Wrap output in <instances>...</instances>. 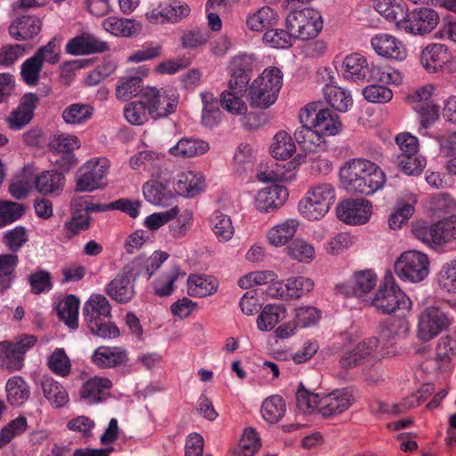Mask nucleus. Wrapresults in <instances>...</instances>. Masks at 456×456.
Returning <instances> with one entry per match:
<instances>
[{
	"label": "nucleus",
	"mask_w": 456,
	"mask_h": 456,
	"mask_svg": "<svg viewBox=\"0 0 456 456\" xmlns=\"http://www.w3.org/2000/svg\"><path fill=\"white\" fill-rule=\"evenodd\" d=\"M377 284V275L371 270L357 271L347 281V296L362 297L372 290Z\"/></svg>",
	"instance_id": "34"
},
{
	"label": "nucleus",
	"mask_w": 456,
	"mask_h": 456,
	"mask_svg": "<svg viewBox=\"0 0 456 456\" xmlns=\"http://www.w3.org/2000/svg\"><path fill=\"white\" fill-rule=\"evenodd\" d=\"M178 271L172 270L168 273H164L158 276L151 282V287L154 294L159 297H166L172 295L174 292L175 282L178 278Z\"/></svg>",
	"instance_id": "60"
},
{
	"label": "nucleus",
	"mask_w": 456,
	"mask_h": 456,
	"mask_svg": "<svg viewBox=\"0 0 456 456\" xmlns=\"http://www.w3.org/2000/svg\"><path fill=\"white\" fill-rule=\"evenodd\" d=\"M298 225L299 223L297 219L290 218L273 227L268 232V240L270 243L276 247L286 244L294 237Z\"/></svg>",
	"instance_id": "47"
},
{
	"label": "nucleus",
	"mask_w": 456,
	"mask_h": 456,
	"mask_svg": "<svg viewBox=\"0 0 456 456\" xmlns=\"http://www.w3.org/2000/svg\"><path fill=\"white\" fill-rule=\"evenodd\" d=\"M370 64L367 58L359 53L347 54L341 66L344 78L356 83L365 82Z\"/></svg>",
	"instance_id": "29"
},
{
	"label": "nucleus",
	"mask_w": 456,
	"mask_h": 456,
	"mask_svg": "<svg viewBox=\"0 0 456 456\" xmlns=\"http://www.w3.org/2000/svg\"><path fill=\"white\" fill-rule=\"evenodd\" d=\"M428 265L427 255L409 250L403 253L395 263V272L402 281L419 282L428 276Z\"/></svg>",
	"instance_id": "11"
},
{
	"label": "nucleus",
	"mask_w": 456,
	"mask_h": 456,
	"mask_svg": "<svg viewBox=\"0 0 456 456\" xmlns=\"http://www.w3.org/2000/svg\"><path fill=\"white\" fill-rule=\"evenodd\" d=\"M91 216L87 213H80L71 211V217L64 223V230L68 239L79 234L83 231H86L90 227Z\"/></svg>",
	"instance_id": "61"
},
{
	"label": "nucleus",
	"mask_w": 456,
	"mask_h": 456,
	"mask_svg": "<svg viewBox=\"0 0 456 456\" xmlns=\"http://www.w3.org/2000/svg\"><path fill=\"white\" fill-rule=\"evenodd\" d=\"M335 198L336 191L330 183H320L306 192L298 203V210L308 220H320L328 213Z\"/></svg>",
	"instance_id": "5"
},
{
	"label": "nucleus",
	"mask_w": 456,
	"mask_h": 456,
	"mask_svg": "<svg viewBox=\"0 0 456 456\" xmlns=\"http://www.w3.org/2000/svg\"><path fill=\"white\" fill-rule=\"evenodd\" d=\"M112 386L111 380L106 377H92L81 386L80 399L89 405L101 403L110 396Z\"/></svg>",
	"instance_id": "20"
},
{
	"label": "nucleus",
	"mask_w": 456,
	"mask_h": 456,
	"mask_svg": "<svg viewBox=\"0 0 456 456\" xmlns=\"http://www.w3.org/2000/svg\"><path fill=\"white\" fill-rule=\"evenodd\" d=\"M188 294L192 297H205L217 289L216 280L206 275H190L188 278Z\"/></svg>",
	"instance_id": "46"
},
{
	"label": "nucleus",
	"mask_w": 456,
	"mask_h": 456,
	"mask_svg": "<svg viewBox=\"0 0 456 456\" xmlns=\"http://www.w3.org/2000/svg\"><path fill=\"white\" fill-rule=\"evenodd\" d=\"M60 60V48L56 38H52L45 45L37 49L35 54L28 58L20 67V76L28 86H36L44 62L55 64Z\"/></svg>",
	"instance_id": "8"
},
{
	"label": "nucleus",
	"mask_w": 456,
	"mask_h": 456,
	"mask_svg": "<svg viewBox=\"0 0 456 456\" xmlns=\"http://www.w3.org/2000/svg\"><path fill=\"white\" fill-rule=\"evenodd\" d=\"M65 176L54 170L42 172L36 177L35 187L43 195H59L63 191Z\"/></svg>",
	"instance_id": "35"
},
{
	"label": "nucleus",
	"mask_w": 456,
	"mask_h": 456,
	"mask_svg": "<svg viewBox=\"0 0 456 456\" xmlns=\"http://www.w3.org/2000/svg\"><path fill=\"white\" fill-rule=\"evenodd\" d=\"M326 102L339 112H346L353 106L351 93L335 85H326L323 87Z\"/></svg>",
	"instance_id": "41"
},
{
	"label": "nucleus",
	"mask_w": 456,
	"mask_h": 456,
	"mask_svg": "<svg viewBox=\"0 0 456 456\" xmlns=\"http://www.w3.org/2000/svg\"><path fill=\"white\" fill-rule=\"evenodd\" d=\"M25 211L23 204L0 200V229L19 220Z\"/></svg>",
	"instance_id": "58"
},
{
	"label": "nucleus",
	"mask_w": 456,
	"mask_h": 456,
	"mask_svg": "<svg viewBox=\"0 0 456 456\" xmlns=\"http://www.w3.org/2000/svg\"><path fill=\"white\" fill-rule=\"evenodd\" d=\"M279 21L278 13L269 6H264L248 13L246 20L247 28L255 32L268 31Z\"/></svg>",
	"instance_id": "32"
},
{
	"label": "nucleus",
	"mask_w": 456,
	"mask_h": 456,
	"mask_svg": "<svg viewBox=\"0 0 456 456\" xmlns=\"http://www.w3.org/2000/svg\"><path fill=\"white\" fill-rule=\"evenodd\" d=\"M447 47L442 44H430L426 46L420 55V63L430 72L442 69L449 61Z\"/></svg>",
	"instance_id": "33"
},
{
	"label": "nucleus",
	"mask_w": 456,
	"mask_h": 456,
	"mask_svg": "<svg viewBox=\"0 0 456 456\" xmlns=\"http://www.w3.org/2000/svg\"><path fill=\"white\" fill-rule=\"evenodd\" d=\"M416 239L427 245H442L456 238V216L438 221L433 224L419 221L411 229Z\"/></svg>",
	"instance_id": "9"
},
{
	"label": "nucleus",
	"mask_w": 456,
	"mask_h": 456,
	"mask_svg": "<svg viewBox=\"0 0 456 456\" xmlns=\"http://www.w3.org/2000/svg\"><path fill=\"white\" fill-rule=\"evenodd\" d=\"M102 27L107 32L125 37H129L137 33L135 23L133 20L111 16L102 21Z\"/></svg>",
	"instance_id": "50"
},
{
	"label": "nucleus",
	"mask_w": 456,
	"mask_h": 456,
	"mask_svg": "<svg viewBox=\"0 0 456 456\" xmlns=\"http://www.w3.org/2000/svg\"><path fill=\"white\" fill-rule=\"evenodd\" d=\"M205 187L202 175L193 172H183L177 175L174 189L180 196L193 198L200 194Z\"/></svg>",
	"instance_id": "31"
},
{
	"label": "nucleus",
	"mask_w": 456,
	"mask_h": 456,
	"mask_svg": "<svg viewBox=\"0 0 456 456\" xmlns=\"http://www.w3.org/2000/svg\"><path fill=\"white\" fill-rule=\"evenodd\" d=\"M19 263L16 254H0V293H4L12 287Z\"/></svg>",
	"instance_id": "45"
},
{
	"label": "nucleus",
	"mask_w": 456,
	"mask_h": 456,
	"mask_svg": "<svg viewBox=\"0 0 456 456\" xmlns=\"http://www.w3.org/2000/svg\"><path fill=\"white\" fill-rule=\"evenodd\" d=\"M3 244L10 251L9 254H16L28 241L27 229L22 225H18L13 229L6 231L2 239Z\"/></svg>",
	"instance_id": "57"
},
{
	"label": "nucleus",
	"mask_w": 456,
	"mask_h": 456,
	"mask_svg": "<svg viewBox=\"0 0 456 456\" xmlns=\"http://www.w3.org/2000/svg\"><path fill=\"white\" fill-rule=\"evenodd\" d=\"M374 51L380 56L395 61H403L407 50L402 41L388 34H379L370 40Z\"/></svg>",
	"instance_id": "25"
},
{
	"label": "nucleus",
	"mask_w": 456,
	"mask_h": 456,
	"mask_svg": "<svg viewBox=\"0 0 456 456\" xmlns=\"http://www.w3.org/2000/svg\"><path fill=\"white\" fill-rule=\"evenodd\" d=\"M208 150V142L191 137H183L169 149V153L175 157L192 158L204 154Z\"/></svg>",
	"instance_id": "40"
},
{
	"label": "nucleus",
	"mask_w": 456,
	"mask_h": 456,
	"mask_svg": "<svg viewBox=\"0 0 456 456\" xmlns=\"http://www.w3.org/2000/svg\"><path fill=\"white\" fill-rule=\"evenodd\" d=\"M210 227L220 242L231 240L234 233L231 217L220 211H215L209 219Z\"/></svg>",
	"instance_id": "48"
},
{
	"label": "nucleus",
	"mask_w": 456,
	"mask_h": 456,
	"mask_svg": "<svg viewBox=\"0 0 456 456\" xmlns=\"http://www.w3.org/2000/svg\"><path fill=\"white\" fill-rule=\"evenodd\" d=\"M397 319H387L379 324V339L389 341L409 330V323L405 316H397Z\"/></svg>",
	"instance_id": "54"
},
{
	"label": "nucleus",
	"mask_w": 456,
	"mask_h": 456,
	"mask_svg": "<svg viewBox=\"0 0 456 456\" xmlns=\"http://www.w3.org/2000/svg\"><path fill=\"white\" fill-rule=\"evenodd\" d=\"M142 192L147 201L159 206L168 205L175 197L166 184L156 180L145 183L142 187Z\"/></svg>",
	"instance_id": "42"
},
{
	"label": "nucleus",
	"mask_w": 456,
	"mask_h": 456,
	"mask_svg": "<svg viewBox=\"0 0 456 456\" xmlns=\"http://www.w3.org/2000/svg\"><path fill=\"white\" fill-rule=\"evenodd\" d=\"M36 342V337L28 335H25L17 342H0V365L11 371L21 370L25 354Z\"/></svg>",
	"instance_id": "13"
},
{
	"label": "nucleus",
	"mask_w": 456,
	"mask_h": 456,
	"mask_svg": "<svg viewBox=\"0 0 456 456\" xmlns=\"http://www.w3.org/2000/svg\"><path fill=\"white\" fill-rule=\"evenodd\" d=\"M79 299L75 295L67 296L57 305V314L69 328L78 327Z\"/></svg>",
	"instance_id": "44"
},
{
	"label": "nucleus",
	"mask_w": 456,
	"mask_h": 456,
	"mask_svg": "<svg viewBox=\"0 0 456 456\" xmlns=\"http://www.w3.org/2000/svg\"><path fill=\"white\" fill-rule=\"evenodd\" d=\"M372 213V204L364 199L343 200L337 207V216L342 222L359 225L368 222Z\"/></svg>",
	"instance_id": "15"
},
{
	"label": "nucleus",
	"mask_w": 456,
	"mask_h": 456,
	"mask_svg": "<svg viewBox=\"0 0 456 456\" xmlns=\"http://www.w3.org/2000/svg\"><path fill=\"white\" fill-rule=\"evenodd\" d=\"M142 98L153 119L167 118L176 110L179 96L172 89L145 86Z\"/></svg>",
	"instance_id": "10"
},
{
	"label": "nucleus",
	"mask_w": 456,
	"mask_h": 456,
	"mask_svg": "<svg viewBox=\"0 0 456 456\" xmlns=\"http://www.w3.org/2000/svg\"><path fill=\"white\" fill-rule=\"evenodd\" d=\"M322 19L319 11L304 8L289 12L286 18V27L295 38L308 40L315 37L322 29Z\"/></svg>",
	"instance_id": "7"
},
{
	"label": "nucleus",
	"mask_w": 456,
	"mask_h": 456,
	"mask_svg": "<svg viewBox=\"0 0 456 456\" xmlns=\"http://www.w3.org/2000/svg\"><path fill=\"white\" fill-rule=\"evenodd\" d=\"M321 394L314 393L301 382L296 394L297 406L303 412L319 411Z\"/></svg>",
	"instance_id": "59"
},
{
	"label": "nucleus",
	"mask_w": 456,
	"mask_h": 456,
	"mask_svg": "<svg viewBox=\"0 0 456 456\" xmlns=\"http://www.w3.org/2000/svg\"><path fill=\"white\" fill-rule=\"evenodd\" d=\"M402 74L388 66H379L373 63L370 64L369 72L366 76L365 82L382 83L387 85L398 86L402 83Z\"/></svg>",
	"instance_id": "43"
},
{
	"label": "nucleus",
	"mask_w": 456,
	"mask_h": 456,
	"mask_svg": "<svg viewBox=\"0 0 456 456\" xmlns=\"http://www.w3.org/2000/svg\"><path fill=\"white\" fill-rule=\"evenodd\" d=\"M82 314L90 332L102 338H115L119 330L111 318V305L102 295H92L85 303Z\"/></svg>",
	"instance_id": "2"
},
{
	"label": "nucleus",
	"mask_w": 456,
	"mask_h": 456,
	"mask_svg": "<svg viewBox=\"0 0 456 456\" xmlns=\"http://www.w3.org/2000/svg\"><path fill=\"white\" fill-rule=\"evenodd\" d=\"M42 389L45 397L55 408L63 407L69 400L65 387L51 378L42 381Z\"/></svg>",
	"instance_id": "49"
},
{
	"label": "nucleus",
	"mask_w": 456,
	"mask_h": 456,
	"mask_svg": "<svg viewBox=\"0 0 456 456\" xmlns=\"http://www.w3.org/2000/svg\"><path fill=\"white\" fill-rule=\"evenodd\" d=\"M289 197L286 187L273 184L258 191L256 208L260 212L269 213L281 208Z\"/></svg>",
	"instance_id": "27"
},
{
	"label": "nucleus",
	"mask_w": 456,
	"mask_h": 456,
	"mask_svg": "<svg viewBox=\"0 0 456 456\" xmlns=\"http://www.w3.org/2000/svg\"><path fill=\"white\" fill-rule=\"evenodd\" d=\"M287 310L281 304L265 305L256 319L257 329L261 331H268L273 330L276 324L285 319Z\"/></svg>",
	"instance_id": "39"
},
{
	"label": "nucleus",
	"mask_w": 456,
	"mask_h": 456,
	"mask_svg": "<svg viewBox=\"0 0 456 456\" xmlns=\"http://www.w3.org/2000/svg\"><path fill=\"white\" fill-rule=\"evenodd\" d=\"M371 305L384 314L402 317L411 311V301L395 283L392 273L387 272L371 300Z\"/></svg>",
	"instance_id": "3"
},
{
	"label": "nucleus",
	"mask_w": 456,
	"mask_h": 456,
	"mask_svg": "<svg viewBox=\"0 0 456 456\" xmlns=\"http://www.w3.org/2000/svg\"><path fill=\"white\" fill-rule=\"evenodd\" d=\"M254 61V57L247 53L239 54L232 58L230 64L231 79L229 88H239V91L245 90L250 78Z\"/></svg>",
	"instance_id": "23"
},
{
	"label": "nucleus",
	"mask_w": 456,
	"mask_h": 456,
	"mask_svg": "<svg viewBox=\"0 0 456 456\" xmlns=\"http://www.w3.org/2000/svg\"><path fill=\"white\" fill-rule=\"evenodd\" d=\"M128 354L122 346H98L91 355V362L100 369L125 368L128 364Z\"/></svg>",
	"instance_id": "19"
},
{
	"label": "nucleus",
	"mask_w": 456,
	"mask_h": 456,
	"mask_svg": "<svg viewBox=\"0 0 456 456\" xmlns=\"http://www.w3.org/2000/svg\"><path fill=\"white\" fill-rule=\"evenodd\" d=\"M148 69L137 71L135 74L128 75L121 77L119 84L116 88V95L122 101H127L134 96L140 94L142 98V77L147 76Z\"/></svg>",
	"instance_id": "37"
},
{
	"label": "nucleus",
	"mask_w": 456,
	"mask_h": 456,
	"mask_svg": "<svg viewBox=\"0 0 456 456\" xmlns=\"http://www.w3.org/2000/svg\"><path fill=\"white\" fill-rule=\"evenodd\" d=\"M294 136L299 146L308 151H316L322 149L324 143L323 135L311 124H301L294 132Z\"/></svg>",
	"instance_id": "38"
},
{
	"label": "nucleus",
	"mask_w": 456,
	"mask_h": 456,
	"mask_svg": "<svg viewBox=\"0 0 456 456\" xmlns=\"http://www.w3.org/2000/svg\"><path fill=\"white\" fill-rule=\"evenodd\" d=\"M107 174V166L104 161H88L83 167V173L77 177L76 191H93L104 184L103 179Z\"/></svg>",
	"instance_id": "22"
},
{
	"label": "nucleus",
	"mask_w": 456,
	"mask_h": 456,
	"mask_svg": "<svg viewBox=\"0 0 456 456\" xmlns=\"http://www.w3.org/2000/svg\"><path fill=\"white\" fill-rule=\"evenodd\" d=\"M28 421L24 416L11 420L0 431V449L8 444L15 436L27 430Z\"/></svg>",
	"instance_id": "62"
},
{
	"label": "nucleus",
	"mask_w": 456,
	"mask_h": 456,
	"mask_svg": "<svg viewBox=\"0 0 456 456\" xmlns=\"http://www.w3.org/2000/svg\"><path fill=\"white\" fill-rule=\"evenodd\" d=\"M6 399L13 407L22 406L30 397V386L20 376L8 379L5 384Z\"/></svg>",
	"instance_id": "36"
},
{
	"label": "nucleus",
	"mask_w": 456,
	"mask_h": 456,
	"mask_svg": "<svg viewBox=\"0 0 456 456\" xmlns=\"http://www.w3.org/2000/svg\"><path fill=\"white\" fill-rule=\"evenodd\" d=\"M107 50H109L107 42L87 32L69 39L65 46V52L74 56L102 53Z\"/></svg>",
	"instance_id": "21"
},
{
	"label": "nucleus",
	"mask_w": 456,
	"mask_h": 456,
	"mask_svg": "<svg viewBox=\"0 0 456 456\" xmlns=\"http://www.w3.org/2000/svg\"><path fill=\"white\" fill-rule=\"evenodd\" d=\"M298 118L301 124H311L322 135H335L342 127L338 116L321 102L308 103L301 110Z\"/></svg>",
	"instance_id": "6"
},
{
	"label": "nucleus",
	"mask_w": 456,
	"mask_h": 456,
	"mask_svg": "<svg viewBox=\"0 0 456 456\" xmlns=\"http://www.w3.org/2000/svg\"><path fill=\"white\" fill-rule=\"evenodd\" d=\"M439 21V16L436 11L430 8H419L406 13L401 29L414 35H424L431 32Z\"/></svg>",
	"instance_id": "16"
},
{
	"label": "nucleus",
	"mask_w": 456,
	"mask_h": 456,
	"mask_svg": "<svg viewBox=\"0 0 456 456\" xmlns=\"http://www.w3.org/2000/svg\"><path fill=\"white\" fill-rule=\"evenodd\" d=\"M42 28V20L27 12L19 14L9 26L10 36L19 41L28 40L37 36Z\"/></svg>",
	"instance_id": "26"
},
{
	"label": "nucleus",
	"mask_w": 456,
	"mask_h": 456,
	"mask_svg": "<svg viewBox=\"0 0 456 456\" xmlns=\"http://www.w3.org/2000/svg\"><path fill=\"white\" fill-rule=\"evenodd\" d=\"M270 151L274 159L286 160L295 152L296 145L288 133L279 131L274 136V142L271 145Z\"/></svg>",
	"instance_id": "53"
},
{
	"label": "nucleus",
	"mask_w": 456,
	"mask_h": 456,
	"mask_svg": "<svg viewBox=\"0 0 456 456\" xmlns=\"http://www.w3.org/2000/svg\"><path fill=\"white\" fill-rule=\"evenodd\" d=\"M190 12L191 8L187 4H176L174 3L147 12L145 16L147 20L153 24L165 22L175 23L187 17Z\"/></svg>",
	"instance_id": "30"
},
{
	"label": "nucleus",
	"mask_w": 456,
	"mask_h": 456,
	"mask_svg": "<svg viewBox=\"0 0 456 456\" xmlns=\"http://www.w3.org/2000/svg\"><path fill=\"white\" fill-rule=\"evenodd\" d=\"M94 113V108L86 103H72L62 111V118L67 124L80 125L86 122Z\"/></svg>",
	"instance_id": "55"
},
{
	"label": "nucleus",
	"mask_w": 456,
	"mask_h": 456,
	"mask_svg": "<svg viewBox=\"0 0 456 456\" xmlns=\"http://www.w3.org/2000/svg\"><path fill=\"white\" fill-rule=\"evenodd\" d=\"M314 281L304 276L289 278L285 281H277L268 287L267 293L272 297L281 299L298 298L314 289Z\"/></svg>",
	"instance_id": "18"
},
{
	"label": "nucleus",
	"mask_w": 456,
	"mask_h": 456,
	"mask_svg": "<svg viewBox=\"0 0 456 456\" xmlns=\"http://www.w3.org/2000/svg\"><path fill=\"white\" fill-rule=\"evenodd\" d=\"M375 9L386 20L394 21L400 29L408 11L404 4L393 3L391 0H378Z\"/></svg>",
	"instance_id": "51"
},
{
	"label": "nucleus",
	"mask_w": 456,
	"mask_h": 456,
	"mask_svg": "<svg viewBox=\"0 0 456 456\" xmlns=\"http://www.w3.org/2000/svg\"><path fill=\"white\" fill-rule=\"evenodd\" d=\"M124 115L130 124L136 126H140L147 122L151 116L147 104L143 102L142 98H141L140 101L133 102L125 107Z\"/></svg>",
	"instance_id": "63"
},
{
	"label": "nucleus",
	"mask_w": 456,
	"mask_h": 456,
	"mask_svg": "<svg viewBox=\"0 0 456 456\" xmlns=\"http://www.w3.org/2000/svg\"><path fill=\"white\" fill-rule=\"evenodd\" d=\"M242 92L239 91V88H230L229 91H224L220 95V105L232 114H246L248 107L240 98Z\"/></svg>",
	"instance_id": "56"
},
{
	"label": "nucleus",
	"mask_w": 456,
	"mask_h": 456,
	"mask_svg": "<svg viewBox=\"0 0 456 456\" xmlns=\"http://www.w3.org/2000/svg\"><path fill=\"white\" fill-rule=\"evenodd\" d=\"M38 101L39 98L36 94H24L18 108L12 111L7 118L9 127L12 130H20L28 124L34 117V110Z\"/></svg>",
	"instance_id": "28"
},
{
	"label": "nucleus",
	"mask_w": 456,
	"mask_h": 456,
	"mask_svg": "<svg viewBox=\"0 0 456 456\" xmlns=\"http://www.w3.org/2000/svg\"><path fill=\"white\" fill-rule=\"evenodd\" d=\"M28 281L31 292L36 295L49 292L53 289L52 275L46 270L40 269L31 273Z\"/></svg>",
	"instance_id": "64"
},
{
	"label": "nucleus",
	"mask_w": 456,
	"mask_h": 456,
	"mask_svg": "<svg viewBox=\"0 0 456 456\" xmlns=\"http://www.w3.org/2000/svg\"><path fill=\"white\" fill-rule=\"evenodd\" d=\"M340 179L351 193L371 196L383 189L387 176L374 162L366 159H354L340 169Z\"/></svg>",
	"instance_id": "1"
},
{
	"label": "nucleus",
	"mask_w": 456,
	"mask_h": 456,
	"mask_svg": "<svg viewBox=\"0 0 456 456\" xmlns=\"http://www.w3.org/2000/svg\"><path fill=\"white\" fill-rule=\"evenodd\" d=\"M140 265L139 261H134L131 265L125 266L118 275L110 281L105 289L107 295L119 304H126L134 297V271Z\"/></svg>",
	"instance_id": "14"
},
{
	"label": "nucleus",
	"mask_w": 456,
	"mask_h": 456,
	"mask_svg": "<svg viewBox=\"0 0 456 456\" xmlns=\"http://www.w3.org/2000/svg\"><path fill=\"white\" fill-rule=\"evenodd\" d=\"M285 411L286 404L281 395H271L262 403V416L269 423H277L284 416Z\"/></svg>",
	"instance_id": "52"
},
{
	"label": "nucleus",
	"mask_w": 456,
	"mask_h": 456,
	"mask_svg": "<svg viewBox=\"0 0 456 456\" xmlns=\"http://www.w3.org/2000/svg\"><path fill=\"white\" fill-rule=\"evenodd\" d=\"M282 77L280 69H265L248 88L247 98L249 105L265 110L274 104L282 86Z\"/></svg>",
	"instance_id": "4"
},
{
	"label": "nucleus",
	"mask_w": 456,
	"mask_h": 456,
	"mask_svg": "<svg viewBox=\"0 0 456 456\" xmlns=\"http://www.w3.org/2000/svg\"><path fill=\"white\" fill-rule=\"evenodd\" d=\"M452 324L449 314L440 306L426 307L419 315L418 338L430 341Z\"/></svg>",
	"instance_id": "12"
},
{
	"label": "nucleus",
	"mask_w": 456,
	"mask_h": 456,
	"mask_svg": "<svg viewBox=\"0 0 456 456\" xmlns=\"http://www.w3.org/2000/svg\"><path fill=\"white\" fill-rule=\"evenodd\" d=\"M354 391L344 387L335 389L327 395H321L318 412L324 418H330L346 411L354 403Z\"/></svg>",
	"instance_id": "17"
},
{
	"label": "nucleus",
	"mask_w": 456,
	"mask_h": 456,
	"mask_svg": "<svg viewBox=\"0 0 456 456\" xmlns=\"http://www.w3.org/2000/svg\"><path fill=\"white\" fill-rule=\"evenodd\" d=\"M378 345L379 338L372 337L358 343L352 349L345 350L338 361L340 367L349 370L362 364L364 360L376 350Z\"/></svg>",
	"instance_id": "24"
}]
</instances>
